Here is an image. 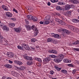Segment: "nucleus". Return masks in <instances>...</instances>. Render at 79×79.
<instances>
[{
    "label": "nucleus",
    "mask_w": 79,
    "mask_h": 79,
    "mask_svg": "<svg viewBox=\"0 0 79 79\" xmlns=\"http://www.w3.org/2000/svg\"><path fill=\"white\" fill-rule=\"evenodd\" d=\"M58 5H65V3L64 2H58Z\"/></svg>",
    "instance_id": "36"
},
{
    "label": "nucleus",
    "mask_w": 79,
    "mask_h": 79,
    "mask_svg": "<svg viewBox=\"0 0 79 79\" xmlns=\"http://www.w3.org/2000/svg\"><path fill=\"white\" fill-rule=\"evenodd\" d=\"M25 27L27 28V29L28 30H30L31 29V26H30L26 25H25Z\"/></svg>",
    "instance_id": "19"
},
{
    "label": "nucleus",
    "mask_w": 79,
    "mask_h": 79,
    "mask_svg": "<svg viewBox=\"0 0 79 79\" xmlns=\"http://www.w3.org/2000/svg\"><path fill=\"white\" fill-rule=\"evenodd\" d=\"M59 24H60L61 25H63V26H65L66 25V23L62 20H60V22H59Z\"/></svg>",
    "instance_id": "17"
},
{
    "label": "nucleus",
    "mask_w": 79,
    "mask_h": 79,
    "mask_svg": "<svg viewBox=\"0 0 79 79\" xmlns=\"http://www.w3.org/2000/svg\"><path fill=\"white\" fill-rule=\"evenodd\" d=\"M64 62V63H70L71 62V61L70 60H69L68 59H64L63 60Z\"/></svg>",
    "instance_id": "20"
},
{
    "label": "nucleus",
    "mask_w": 79,
    "mask_h": 79,
    "mask_svg": "<svg viewBox=\"0 0 79 79\" xmlns=\"http://www.w3.org/2000/svg\"><path fill=\"white\" fill-rule=\"evenodd\" d=\"M72 21L73 23H78L79 22V20L78 19H73L72 20Z\"/></svg>",
    "instance_id": "25"
},
{
    "label": "nucleus",
    "mask_w": 79,
    "mask_h": 79,
    "mask_svg": "<svg viewBox=\"0 0 79 79\" xmlns=\"http://www.w3.org/2000/svg\"><path fill=\"white\" fill-rule=\"evenodd\" d=\"M50 5H51V3H50V2H48V6H50Z\"/></svg>",
    "instance_id": "56"
},
{
    "label": "nucleus",
    "mask_w": 79,
    "mask_h": 79,
    "mask_svg": "<svg viewBox=\"0 0 79 79\" xmlns=\"http://www.w3.org/2000/svg\"><path fill=\"white\" fill-rule=\"evenodd\" d=\"M74 50H76L77 51H78L79 52V48H74Z\"/></svg>",
    "instance_id": "54"
},
{
    "label": "nucleus",
    "mask_w": 79,
    "mask_h": 79,
    "mask_svg": "<svg viewBox=\"0 0 79 79\" xmlns=\"http://www.w3.org/2000/svg\"><path fill=\"white\" fill-rule=\"evenodd\" d=\"M79 41L77 40L75 41V42L73 43V45H77V44H79Z\"/></svg>",
    "instance_id": "28"
},
{
    "label": "nucleus",
    "mask_w": 79,
    "mask_h": 79,
    "mask_svg": "<svg viewBox=\"0 0 79 79\" xmlns=\"http://www.w3.org/2000/svg\"><path fill=\"white\" fill-rule=\"evenodd\" d=\"M11 73L15 77H17V76H18V73H17L14 71H12Z\"/></svg>",
    "instance_id": "8"
},
{
    "label": "nucleus",
    "mask_w": 79,
    "mask_h": 79,
    "mask_svg": "<svg viewBox=\"0 0 79 79\" xmlns=\"http://www.w3.org/2000/svg\"><path fill=\"white\" fill-rule=\"evenodd\" d=\"M17 64H18V65H22V64H23V63L18 60V63Z\"/></svg>",
    "instance_id": "37"
},
{
    "label": "nucleus",
    "mask_w": 79,
    "mask_h": 79,
    "mask_svg": "<svg viewBox=\"0 0 79 79\" xmlns=\"http://www.w3.org/2000/svg\"><path fill=\"white\" fill-rule=\"evenodd\" d=\"M70 1L72 3H74V4L79 3V1L77 0H71Z\"/></svg>",
    "instance_id": "9"
},
{
    "label": "nucleus",
    "mask_w": 79,
    "mask_h": 79,
    "mask_svg": "<svg viewBox=\"0 0 79 79\" xmlns=\"http://www.w3.org/2000/svg\"><path fill=\"white\" fill-rule=\"evenodd\" d=\"M4 66L7 68H11V65L9 64H6L4 65Z\"/></svg>",
    "instance_id": "16"
},
{
    "label": "nucleus",
    "mask_w": 79,
    "mask_h": 79,
    "mask_svg": "<svg viewBox=\"0 0 79 79\" xmlns=\"http://www.w3.org/2000/svg\"><path fill=\"white\" fill-rule=\"evenodd\" d=\"M0 39H3V37L2 35H0Z\"/></svg>",
    "instance_id": "60"
},
{
    "label": "nucleus",
    "mask_w": 79,
    "mask_h": 79,
    "mask_svg": "<svg viewBox=\"0 0 79 79\" xmlns=\"http://www.w3.org/2000/svg\"><path fill=\"white\" fill-rule=\"evenodd\" d=\"M68 66H71V67H73V65L71 64H68Z\"/></svg>",
    "instance_id": "50"
},
{
    "label": "nucleus",
    "mask_w": 79,
    "mask_h": 79,
    "mask_svg": "<svg viewBox=\"0 0 79 79\" xmlns=\"http://www.w3.org/2000/svg\"><path fill=\"white\" fill-rule=\"evenodd\" d=\"M11 19L13 20V21H16V18H13Z\"/></svg>",
    "instance_id": "58"
},
{
    "label": "nucleus",
    "mask_w": 79,
    "mask_h": 79,
    "mask_svg": "<svg viewBox=\"0 0 79 79\" xmlns=\"http://www.w3.org/2000/svg\"><path fill=\"white\" fill-rule=\"evenodd\" d=\"M51 35L52 36L54 37H55L56 38H58L60 37V35L53 33H51Z\"/></svg>",
    "instance_id": "7"
},
{
    "label": "nucleus",
    "mask_w": 79,
    "mask_h": 79,
    "mask_svg": "<svg viewBox=\"0 0 79 79\" xmlns=\"http://www.w3.org/2000/svg\"><path fill=\"white\" fill-rule=\"evenodd\" d=\"M65 8L66 10H69V9L71 8V6L69 5H67L65 6Z\"/></svg>",
    "instance_id": "18"
},
{
    "label": "nucleus",
    "mask_w": 79,
    "mask_h": 79,
    "mask_svg": "<svg viewBox=\"0 0 79 79\" xmlns=\"http://www.w3.org/2000/svg\"><path fill=\"white\" fill-rule=\"evenodd\" d=\"M31 28L35 31V36H36L37 35L38 33H39V31L37 30V27H35V26L34 25H33L31 27Z\"/></svg>",
    "instance_id": "2"
},
{
    "label": "nucleus",
    "mask_w": 79,
    "mask_h": 79,
    "mask_svg": "<svg viewBox=\"0 0 79 79\" xmlns=\"http://www.w3.org/2000/svg\"><path fill=\"white\" fill-rule=\"evenodd\" d=\"M6 15L7 17L8 18H11V17H12V16L13 15L12 14L9 12H6Z\"/></svg>",
    "instance_id": "5"
},
{
    "label": "nucleus",
    "mask_w": 79,
    "mask_h": 79,
    "mask_svg": "<svg viewBox=\"0 0 79 79\" xmlns=\"http://www.w3.org/2000/svg\"><path fill=\"white\" fill-rule=\"evenodd\" d=\"M50 60L51 59L49 57H48L44 59V61H46L47 62H48V61H50Z\"/></svg>",
    "instance_id": "13"
},
{
    "label": "nucleus",
    "mask_w": 79,
    "mask_h": 79,
    "mask_svg": "<svg viewBox=\"0 0 79 79\" xmlns=\"http://www.w3.org/2000/svg\"><path fill=\"white\" fill-rule=\"evenodd\" d=\"M15 31L17 32H20V31H21V29L20 28H15Z\"/></svg>",
    "instance_id": "22"
},
{
    "label": "nucleus",
    "mask_w": 79,
    "mask_h": 79,
    "mask_svg": "<svg viewBox=\"0 0 79 79\" xmlns=\"http://www.w3.org/2000/svg\"><path fill=\"white\" fill-rule=\"evenodd\" d=\"M38 60L40 63H41V62H42V60H41V59L40 58H39Z\"/></svg>",
    "instance_id": "48"
},
{
    "label": "nucleus",
    "mask_w": 79,
    "mask_h": 79,
    "mask_svg": "<svg viewBox=\"0 0 79 79\" xmlns=\"http://www.w3.org/2000/svg\"><path fill=\"white\" fill-rule=\"evenodd\" d=\"M66 14H67L68 16L69 15L71 16V11H68L66 12Z\"/></svg>",
    "instance_id": "30"
},
{
    "label": "nucleus",
    "mask_w": 79,
    "mask_h": 79,
    "mask_svg": "<svg viewBox=\"0 0 79 79\" xmlns=\"http://www.w3.org/2000/svg\"><path fill=\"white\" fill-rule=\"evenodd\" d=\"M49 52L51 53H54V54H56L58 52L56 50H49Z\"/></svg>",
    "instance_id": "6"
},
{
    "label": "nucleus",
    "mask_w": 79,
    "mask_h": 79,
    "mask_svg": "<svg viewBox=\"0 0 79 79\" xmlns=\"http://www.w3.org/2000/svg\"><path fill=\"white\" fill-rule=\"evenodd\" d=\"M55 21L56 22H57V23H60V22L61 21V20L57 18H56L55 19Z\"/></svg>",
    "instance_id": "34"
},
{
    "label": "nucleus",
    "mask_w": 79,
    "mask_h": 79,
    "mask_svg": "<svg viewBox=\"0 0 79 79\" xmlns=\"http://www.w3.org/2000/svg\"><path fill=\"white\" fill-rule=\"evenodd\" d=\"M7 55L8 56V57L10 58H12L13 57L14 55H13V53L11 52H7Z\"/></svg>",
    "instance_id": "4"
},
{
    "label": "nucleus",
    "mask_w": 79,
    "mask_h": 79,
    "mask_svg": "<svg viewBox=\"0 0 79 79\" xmlns=\"http://www.w3.org/2000/svg\"><path fill=\"white\" fill-rule=\"evenodd\" d=\"M32 16L31 15H28L27 17V19L29 20H32Z\"/></svg>",
    "instance_id": "12"
},
{
    "label": "nucleus",
    "mask_w": 79,
    "mask_h": 79,
    "mask_svg": "<svg viewBox=\"0 0 79 79\" xmlns=\"http://www.w3.org/2000/svg\"><path fill=\"white\" fill-rule=\"evenodd\" d=\"M76 73V70H73V74H74V73Z\"/></svg>",
    "instance_id": "59"
},
{
    "label": "nucleus",
    "mask_w": 79,
    "mask_h": 79,
    "mask_svg": "<svg viewBox=\"0 0 79 79\" xmlns=\"http://www.w3.org/2000/svg\"><path fill=\"white\" fill-rule=\"evenodd\" d=\"M7 79H12V78H11V77H8V78H7Z\"/></svg>",
    "instance_id": "64"
},
{
    "label": "nucleus",
    "mask_w": 79,
    "mask_h": 79,
    "mask_svg": "<svg viewBox=\"0 0 79 79\" xmlns=\"http://www.w3.org/2000/svg\"><path fill=\"white\" fill-rule=\"evenodd\" d=\"M52 40H52L50 38H49L47 40L48 42H52Z\"/></svg>",
    "instance_id": "38"
},
{
    "label": "nucleus",
    "mask_w": 79,
    "mask_h": 79,
    "mask_svg": "<svg viewBox=\"0 0 79 79\" xmlns=\"http://www.w3.org/2000/svg\"><path fill=\"white\" fill-rule=\"evenodd\" d=\"M2 7L4 10H5V11H8V8L7 6L3 5L2 6Z\"/></svg>",
    "instance_id": "10"
},
{
    "label": "nucleus",
    "mask_w": 79,
    "mask_h": 79,
    "mask_svg": "<svg viewBox=\"0 0 79 79\" xmlns=\"http://www.w3.org/2000/svg\"><path fill=\"white\" fill-rule=\"evenodd\" d=\"M58 32H61V31L62 32H64V29H63L61 28L60 29H59V30H58Z\"/></svg>",
    "instance_id": "40"
},
{
    "label": "nucleus",
    "mask_w": 79,
    "mask_h": 79,
    "mask_svg": "<svg viewBox=\"0 0 79 79\" xmlns=\"http://www.w3.org/2000/svg\"><path fill=\"white\" fill-rule=\"evenodd\" d=\"M64 58V56L63 55H60L57 59H54V61L55 62H60L63 60V59Z\"/></svg>",
    "instance_id": "1"
},
{
    "label": "nucleus",
    "mask_w": 79,
    "mask_h": 79,
    "mask_svg": "<svg viewBox=\"0 0 79 79\" xmlns=\"http://www.w3.org/2000/svg\"><path fill=\"white\" fill-rule=\"evenodd\" d=\"M49 57H51L52 58H56L57 56L54 55H49Z\"/></svg>",
    "instance_id": "35"
},
{
    "label": "nucleus",
    "mask_w": 79,
    "mask_h": 79,
    "mask_svg": "<svg viewBox=\"0 0 79 79\" xmlns=\"http://www.w3.org/2000/svg\"><path fill=\"white\" fill-rule=\"evenodd\" d=\"M17 47L19 49H20V50H22L23 49V48L19 45Z\"/></svg>",
    "instance_id": "43"
},
{
    "label": "nucleus",
    "mask_w": 79,
    "mask_h": 79,
    "mask_svg": "<svg viewBox=\"0 0 79 79\" xmlns=\"http://www.w3.org/2000/svg\"><path fill=\"white\" fill-rule=\"evenodd\" d=\"M50 74H51V75H53V71H50Z\"/></svg>",
    "instance_id": "45"
},
{
    "label": "nucleus",
    "mask_w": 79,
    "mask_h": 79,
    "mask_svg": "<svg viewBox=\"0 0 79 79\" xmlns=\"http://www.w3.org/2000/svg\"><path fill=\"white\" fill-rule=\"evenodd\" d=\"M40 24H44V22L42 21H40Z\"/></svg>",
    "instance_id": "57"
},
{
    "label": "nucleus",
    "mask_w": 79,
    "mask_h": 79,
    "mask_svg": "<svg viewBox=\"0 0 79 79\" xmlns=\"http://www.w3.org/2000/svg\"><path fill=\"white\" fill-rule=\"evenodd\" d=\"M15 24L13 23H11L10 24V27L12 28V27H15Z\"/></svg>",
    "instance_id": "27"
},
{
    "label": "nucleus",
    "mask_w": 79,
    "mask_h": 79,
    "mask_svg": "<svg viewBox=\"0 0 79 79\" xmlns=\"http://www.w3.org/2000/svg\"><path fill=\"white\" fill-rule=\"evenodd\" d=\"M13 11H15V12H16V13H18V11L15 9H13Z\"/></svg>",
    "instance_id": "46"
},
{
    "label": "nucleus",
    "mask_w": 79,
    "mask_h": 79,
    "mask_svg": "<svg viewBox=\"0 0 79 79\" xmlns=\"http://www.w3.org/2000/svg\"><path fill=\"white\" fill-rule=\"evenodd\" d=\"M55 68L58 71H60V70H61V68H59L56 66H55Z\"/></svg>",
    "instance_id": "31"
},
{
    "label": "nucleus",
    "mask_w": 79,
    "mask_h": 79,
    "mask_svg": "<svg viewBox=\"0 0 79 79\" xmlns=\"http://www.w3.org/2000/svg\"><path fill=\"white\" fill-rule=\"evenodd\" d=\"M32 64V62L31 61H28L27 62V64L28 65H31Z\"/></svg>",
    "instance_id": "29"
},
{
    "label": "nucleus",
    "mask_w": 79,
    "mask_h": 79,
    "mask_svg": "<svg viewBox=\"0 0 79 79\" xmlns=\"http://www.w3.org/2000/svg\"><path fill=\"white\" fill-rule=\"evenodd\" d=\"M65 33L66 34H70L71 32L69 30H66L65 31Z\"/></svg>",
    "instance_id": "26"
},
{
    "label": "nucleus",
    "mask_w": 79,
    "mask_h": 79,
    "mask_svg": "<svg viewBox=\"0 0 79 79\" xmlns=\"http://www.w3.org/2000/svg\"><path fill=\"white\" fill-rule=\"evenodd\" d=\"M61 72L62 73H64V74H67V73H68L67 71H66V70H64V69L62 70H61Z\"/></svg>",
    "instance_id": "32"
},
{
    "label": "nucleus",
    "mask_w": 79,
    "mask_h": 79,
    "mask_svg": "<svg viewBox=\"0 0 79 79\" xmlns=\"http://www.w3.org/2000/svg\"><path fill=\"white\" fill-rule=\"evenodd\" d=\"M25 23H26L27 24H29V21H27V20H26V19H25Z\"/></svg>",
    "instance_id": "49"
},
{
    "label": "nucleus",
    "mask_w": 79,
    "mask_h": 79,
    "mask_svg": "<svg viewBox=\"0 0 79 79\" xmlns=\"http://www.w3.org/2000/svg\"><path fill=\"white\" fill-rule=\"evenodd\" d=\"M24 58L25 60H32V58L31 57L24 56Z\"/></svg>",
    "instance_id": "11"
},
{
    "label": "nucleus",
    "mask_w": 79,
    "mask_h": 79,
    "mask_svg": "<svg viewBox=\"0 0 79 79\" xmlns=\"http://www.w3.org/2000/svg\"><path fill=\"white\" fill-rule=\"evenodd\" d=\"M26 47H25V48L26 50H29V47L28 45H27Z\"/></svg>",
    "instance_id": "41"
},
{
    "label": "nucleus",
    "mask_w": 79,
    "mask_h": 79,
    "mask_svg": "<svg viewBox=\"0 0 79 79\" xmlns=\"http://www.w3.org/2000/svg\"><path fill=\"white\" fill-rule=\"evenodd\" d=\"M9 63H10V64H12L13 63V61H11L10 60H9L8 61Z\"/></svg>",
    "instance_id": "47"
},
{
    "label": "nucleus",
    "mask_w": 79,
    "mask_h": 79,
    "mask_svg": "<svg viewBox=\"0 0 79 79\" xmlns=\"http://www.w3.org/2000/svg\"><path fill=\"white\" fill-rule=\"evenodd\" d=\"M68 27L69 29H71V30L74 32H79V29L75 27H73L69 25H68Z\"/></svg>",
    "instance_id": "3"
},
{
    "label": "nucleus",
    "mask_w": 79,
    "mask_h": 79,
    "mask_svg": "<svg viewBox=\"0 0 79 79\" xmlns=\"http://www.w3.org/2000/svg\"><path fill=\"white\" fill-rule=\"evenodd\" d=\"M2 29L3 30H5V31H8L9 30V28L6 25L3 26Z\"/></svg>",
    "instance_id": "14"
},
{
    "label": "nucleus",
    "mask_w": 79,
    "mask_h": 79,
    "mask_svg": "<svg viewBox=\"0 0 79 79\" xmlns=\"http://www.w3.org/2000/svg\"><path fill=\"white\" fill-rule=\"evenodd\" d=\"M56 15L58 16H61V14H59V13H57L56 14Z\"/></svg>",
    "instance_id": "53"
},
{
    "label": "nucleus",
    "mask_w": 79,
    "mask_h": 79,
    "mask_svg": "<svg viewBox=\"0 0 79 79\" xmlns=\"http://www.w3.org/2000/svg\"><path fill=\"white\" fill-rule=\"evenodd\" d=\"M56 9L57 10H62V8L59 6H57L56 7Z\"/></svg>",
    "instance_id": "24"
},
{
    "label": "nucleus",
    "mask_w": 79,
    "mask_h": 79,
    "mask_svg": "<svg viewBox=\"0 0 79 79\" xmlns=\"http://www.w3.org/2000/svg\"><path fill=\"white\" fill-rule=\"evenodd\" d=\"M71 7H74V5L73 4H72L71 5Z\"/></svg>",
    "instance_id": "63"
},
{
    "label": "nucleus",
    "mask_w": 79,
    "mask_h": 79,
    "mask_svg": "<svg viewBox=\"0 0 79 79\" xmlns=\"http://www.w3.org/2000/svg\"><path fill=\"white\" fill-rule=\"evenodd\" d=\"M50 21L48 20H45V21H44V23L45 24H48L50 23Z\"/></svg>",
    "instance_id": "21"
},
{
    "label": "nucleus",
    "mask_w": 79,
    "mask_h": 79,
    "mask_svg": "<svg viewBox=\"0 0 79 79\" xmlns=\"http://www.w3.org/2000/svg\"><path fill=\"white\" fill-rule=\"evenodd\" d=\"M45 20H48L50 21V16L48 15L46 16L45 19Z\"/></svg>",
    "instance_id": "15"
},
{
    "label": "nucleus",
    "mask_w": 79,
    "mask_h": 79,
    "mask_svg": "<svg viewBox=\"0 0 79 79\" xmlns=\"http://www.w3.org/2000/svg\"><path fill=\"white\" fill-rule=\"evenodd\" d=\"M14 62L15 64H18V60H15L14 61Z\"/></svg>",
    "instance_id": "44"
},
{
    "label": "nucleus",
    "mask_w": 79,
    "mask_h": 79,
    "mask_svg": "<svg viewBox=\"0 0 79 79\" xmlns=\"http://www.w3.org/2000/svg\"><path fill=\"white\" fill-rule=\"evenodd\" d=\"M58 1V0H51V2L52 3H55L57 2Z\"/></svg>",
    "instance_id": "39"
},
{
    "label": "nucleus",
    "mask_w": 79,
    "mask_h": 79,
    "mask_svg": "<svg viewBox=\"0 0 79 79\" xmlns=\"http://www.w3.org/2000/svg\"><path fill=\"white\" fill-rule=\"evenodd\" d=\"M32 20H33L35 21H37V18L35 17H32Z\"/></svg>",
    "instance_id": "23"
},
{
    "label": "nucleus",
    "mask_w": 79,
    "mask_h": 79,
    "mask_svg": "<svg viewBox=\"0 0 79 79\" xmlns=\"http://www.w3.org/2000/svg\"><path fill=\"white\" fill-rule=\"evenodd\" d=\"M21 68L22 69V70H24V69H25L24 67H22Z\"/></svg>",
    "instance_id": "61"
},
{
    "label": "nucleus",
    "mask_w": 79,
    "mask_h": 79,
    "mask_svg": "<svg viewBox=\"0 0 79 79\" xmlns=\"http://www.w3.org/2000/svg\"><path fill=\"white\" fill-rule=\"evenodd\" d=\"M26 44H23L22 45L23 49V48H24V47H26Z\"/></svg>",
    "instance_id": "42"
},
{
    "label": "nucleus",
    "mask_w": 79,
    "mask_h": 79,
    "mask_svg": "<svg viewBox=\"0 0 79 79\" xmlns=\"http://www.w3.org/2000/svg\"><path fill=\"white\" fill-rule=\"evenodd\" d=\"M17 69H19V70L20 71H21V70H22V69H21V68H19L18 67H17Z\"/></svg>",
    "instance_id": "51"
},
{
    "label": "nucleus",
    "mask_w": 79,
    "mask_h": 79,
    "mask_svg": "<svg viewBox=\"0 0 79 79\" xmlns=\"http://www.w3.org/2000/svg\"><path fill=\"white\" fill-rule=\"evenodd\" d=\"M49 23H50V24H53V22H52V21L50 22V21Z\"/></svg>",
    "instance_id": "62"
},
{
    "label": "nucleus",
    "mask_w": 79,
    "mask_h": 79,
    "mask_svg": "<svg viewBox=\"0 0 79 79\" xmlns=\"http://www.w3.org/2000/svg\"><path fill=\"white\" fill-rule=\"evenodd\" d=\"M31 50H32L34 51V50H35V48H33V47H31Z\"/></svg>",
    "instance_id": "52"
},
{
    "label": "nucleus",
    "mask_w": 79,
    "mask_h": 79,
    "mask_svg": "<svg viewBox=\"0 0 79 79\" xmlns=\"http://www.w3.org/2000/svg\"><path fill=\"white\" fill-rule=\"evenodd\" d=\"M35 41H37V40H36L35 39L33 38L31 39V42H35Z\"/></svg>",
    "instance_id": "33"
},
{
    "label": "nucleus",
    "mask_w": 79,
    "mask_h": 79,
    "mask_svg": "<svg viewBox=\"0 0 79 79\" xmlns=\"http://www.w3.org/2000/svg\"><path fill=\"white\" fill-rule=\"evenodd\" d=\"M3 26V24L0 23V27H2Z\"/></svg>",
    "instance_id": "55"
}]
</instances>
